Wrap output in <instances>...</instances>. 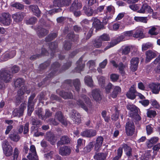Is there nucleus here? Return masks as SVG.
Wrapping results in <instances>:
<instances>
[{
  "label": "nucleus",
  "mask_w": 160,
  "mask_h": 160,
  "mask_svg": "<svg viewBox=\"0 0 160 160\" xmlns=\"http://www.w3.org/2000/svg\"><path fill=\"white\" fill-rule=\"evenodd\" d=\"M133 33L132 30L127 31L124 32L116 40L112 42V43L113 44L112 45H111L110 46H107L105 48L104 50L105 51L108 49L113 47L121 41L128 39L130 37L132 36L133 34Z\"/></svg>",
  "instance_id": "1"
},
{
  "label": "nucleus",
  "mask_w": 160,
  "mask_h": 160,
  "mask_svg": "<svg viewBox=\"0 0 160 160\" xmlns=\"http://www.w3.org/2000/svg\"><path fill=\"white\" fill-rule=\"evenodd\" d=\"M92 106L90 99L87 96L82 95L81 96V108L87 112L92 108Z\"/></svg>",
  "instance_id": "2"
},
{
  "label": "nucleus",
  "mask_w": 160,
  "mask_h": 160,
  "mask_svg": "<svg viewBox=\"0 0 160 160\" xmlns=\"http://www.w3.org/2000/svg\"><path fill=\"white\" fill-rule=\"evenodd\" d=\"M12 77L10 71L5 69L0 70V80H2L5 83H8L11 81Z\"/></svg>",
  "instance_id": "3"
},
{
  "label": "nucleus",
  "mask_w": 160,
  "mask_h": 160,
  "mask_svg": "<svg viewBox=\"0 0 160 160\" xmlns=\"http://www.w3.org/2000/svg\"><path fill=\"white\" fill-rule=\"evenodd\" d=\"M36 94L33 93L28 98V114L30 116L32 112L34 110V105L36 100L33 99L35 97Z\"/></svg>",
  "instance_id": "4"
},
{
  "label": "nucleus",
  "mask_w": 160,
  "mask_h": 160,
  "mask_svg": "<svg viewBox=\"0 0 160 160\" xmlns=\"http://www.w3.org/2000/svg\"><path fill=\"white\" fill-rule=\"evenodd\" d=\"M111 63L115 67H118L119 70L121 74L123 76L125 74V70L128 68V63L127 62L125 63L124 64L122 62H120L118 65H117L115 61L113 60L111 61Z\"/></svg>",
  "instance_id": "5"
},
{
  "label": "nucleus",
  "mask_w": 160,
  "mask_h": 160,
  "mask_svg": "<svg viewBox=\"0 0 160 160\" xmlns=\"http://www.w3.org/2000/svg\"><path fill=\"white\" fill-rule=\"evenodd\" d=\"M2 148L4 153L7 156L11 155L12 152V147L7 140L3 141L2 144Z\"/></svg>",
  "instance_id": "6"
},
{
  "label": "nucleus",
  "mask_w": 160,
  "mask_h": 160,
  "mask_svg": "<svg viewBox=\"0 0 160 160\" xmlns=\"http://www.w3.org/2000/svg\"><path fill=\"white\" fill-rule=\"evenodd\" d=\"M135 127L134 123L132 121H129L126 123L125 127L126 133L127 135L131 136L134 133Z\"/></svg>",
  "instance_id": "7"
},
{
  "label": "nucleus",
  "mask_w": 160,
  "mask_h": 160,
  "mask_svg": "<svg viewBox=\"0 0 160 160\" xmlns=\"http://www.w3.org/2000/svg\"><path fill=\"white\" fill-rule=\"evenodd\" d=\"M11 22V16L9 14L6 13H3L2 14L0 17V22L4 25H8Z\"/></svg>",
  "instance_id": "8"
},
{
  "label": "nucleus",
  "mask_w": 160,
  "mask_h": 160,
  "mask_svg": "<svg viewBox=\"0 0 160 160\" xmlns=\"http://www.w3.org/2000/svg\"><path fill=\"white\" fill-rule=\"evenodd\" d=\"M89 95L97 102L100 101L102 99L101 92L98 89L92 90L91 92L89 94Z\"/></svg>",
  "instance_id": "9"
},
{
  "label": "nucleus",
  "mask_w": 160,
  "mask_h": 160,
  "mask_svg": "<svg viewBox=\"0 0 160 160\" xmlns=\"http://www.w3.org/2000/svg\"><path fill=\"white\" fill-rule=\"evenodd\" d=\"M26 106V104L25 103H22L19 108H17L14 109L12 112V115L14 117L18 116L19 117L22 116Z\"/></svg>",
  "instance_id": "10"
},
{
  "label": "nucleus",
  "mask_w": 160,
  "mask_h": 160,
  "mask_svg": "<svg viewBox=\"0 0 160 160\" xmlns=\"http://www.w3.org/2000/svg\"><path fill=\"white\" fill-rule=\"evenodd\" d=\"M71 0H53V6L58 7L67 6L71 3Z\"/></svg>",
  "instance_id": "11"
},
{
  "label": "nucleus",
  "mask_w": 160,
  "mask_h": 160,
  "mask_svg": "<svg viewBox=\"0 0 160 160\" xmlns=\"http://www.w3.org/2000/svg\"><path fill=\"white\" fill-rule=\"evenodd\" d=\"M60 66V65L58 62L53 63L52 65L51 72L47 75L45 79H49L53 77L56 73Z\"/></svg>",
  "instance_id": "12"
},
{
  "label": "nucleus",
  "mask_w": 160,
  "mask_h": 160,
  "mask_svg": "<svg viewBox=\"0 0 160 160\" xmlns=\"http://www.w3.org/2000/svg\"><path fill=\"white\" fill-rule=\"evenodd\" d=\"M25 15V13L23 12H16L12 15V18L14 22H19L22 21Z\"/></svg>",
  "instance_id": "13"
},
{
  "label": "nucleus",
  "mask_w": 160,
  "mask_h": 160,
  "mask_svg": "<svg viewBox=\"0 0 160 160\" xmlns=\"http://www.w3.org/2000/svg\"><path fill=\"white\" fill-rule=\"evenodd\" d=\"M26 88L24 86H22L18 92V94L16 97V102L18 104H19L21 100L23 99V95L25 92V90Z\"/></svg>",
  "instance_id": "14"
},
{
  "label": "nucleus",
  "mask_w": 160,
  "mask_h": 160,
  "mask_svg": "<svg viewBox=\"0 0 160 160\" xmlns=\"http://www.w3.org/2000/svg\"><path fill=\"white\" fill-rule=\"evenodd\" d=\"M146 58L145 62H148L156 57L157 55V52L155 51L148 50L145 52Z\"/></svg>",
  "instance_id": "15"
},
{
  "label": "nucleus",
  "mask_w": 160,
  "mask_h": 160,
  "mask_svg": "<svg viewBox=\"0 0 160 160\" xmlns=\"http://www.w3.org/2000/svg\"><path fill=\"white\" fill-rule=\"evenodd\" d=\"M54 118L60 122L64 126L67 125V122L64 119V116L61 111L57 112L54 115Z\"/></svg>",
  "instance_id": "16"
},
{
  "label": "nucleus",
  "mask_w": 160,
  "mask_h": 160,
  "mask_svg": "<svg viewBox=\"0 0 160 160\" xmlns=\"http://www.w3.org/2000/svg\"><path fill=\"white\" fill-rule=\"evenodd\" d=\"M136 93H137V91L136 90L134 86L133 85L130 88L128 91L127 92L126 96L128 98L133 100L136 98Z\"/></svg>",
  "instance_id": "17"
},
{
  "label": "nucleus",
  "mask_w": 160,
  "mask_h": 160,
  "mask_svg": "<svg viewBox=\"0 0 160 160\" xmlns=\"http://www.w3.org/2000/svg\"><path fill=\"white\" fill-rule=\"evenodd\" d=\"M138 12L142 13L148 12L151 13H153V10L148 5L144 4L142 5L140 9L138 10Z\"/></svg>",
  "instance_id": "18"
},
{
  "label": "nucleus",
  "mask_w": 160,
  "mask_h": 160,
  "mask_svg": "<svg viewBox=\"0 0 160 160\" xmlns=\"http://www.w3.org/2000/svg\"><path fill=\"white\" fill-rule=\"evenodd\" d=\"M71 149L70 147L63 146L59 149V153L62 156H68L71 153Z\"/></svg>",
  "instance_id": "19"
},
{
  "label": "nucleus",
  "mask_w": 160,
  "mask_h": 160,
  "mask_svg": "<svg viewBox=\"0 0 160 160\" xmlns=\"http://www.w3.org/2000/svg\"><path fill=\"white\" fill-rule=\"evenodd\" d=\"M115 12V8L112 6H109L107 7V11L104 13L105 17L107 19L112 18V15Z\"/></svg>",
  "instance_id": "20"
},
{
  "label": "nucleus",
  "mask_w": 160,
  "mask_h": 160,
  "mask_svg": "<svg viewBox=\"0 0 160 160\" xmlns=\"http://www.w3.org/2000/svg\"><path fill=\"white\" fill-rule=\"evenodd\" d=\"M149 88L153 93L157 94L159 93L160 90V85L152 83L149 85Z\"/></svg>",
  "instance_id": "21"
},
{
  "label": "nucleus",
  "mask_w": 160,
  "mask_h": 160,
  "mask_svg": "<svg viewBox=\"0 0 160 160\" xmlns=\"http://www.w3.org/2000/svg\"><path fill=\"white\" fill-rule=\"evenodd\" d=\"M78 2L77 0H75L71 6L70 8V10L71 11L74 12V14L75 16L78 17L79 16L80 13L79 11H75L78 8L77 4Z\"/></svg>",
  "instance_id": "22"
},
{
  "label": "nucleus",
  "mask_w": 160,
  "mask_h": 160,
  "mask_svg": "<svg viewBox=\"0 0 160 160\" xmlns=\"http://www.w3.org/2000/svg\"><path fill=\"white\" fill-rule=\"evenodd\" d=\"M91 20L93 22L92 25L97 29H101L102 27L101 22L98 18L95 17L92 18Z\"/></svg>",
  "instance_id": "23"
},
{
  "label": "nucleus",
  "mask_w": 160,
  "mask_h": 160,
  "mask_svg": "<svg viewBox=\"0 0 160 160\" xmlns=\"http://www.w3.org/2000/svg\"><path fill=\"white\" fill-rule=\"evenodd\" d=\"M103 141V138L101 136L98 137L96 140V142L95 144L94 149L96 151H98L102 145Z\"/></svg>",
  "instance_id": "24"
},
{
  "label": "nucleus",
  "mask_w": 160,
  "mask_h": 160,
  "mask_svg": "<svg viewBox=\"0 0 160 160\" xmlns=\"http://www.w3.org/2000/svg\"><path fill=\"white\" fill-rule=\"evenodd\" d=\"M83 10L84 12L88 16H95L96 15L95 13H97L96 11H95V10H93L91 8H87L86 6L83 8Z\"/></svg>",
  "instance_id": "25"
},
{
  "label": "nucleus",
  "mask_w": 160,
  "mask_h": 160,
  "mask_svg": "<svg viewBox=\"0 0 160 160\" xmlns=\"http://www.w3.org/2000/svg\"><path fill=\"white\" fill-rule=\"evenodd\" d=\"M48 33V31L46 29L39 27L38 28L37 34L39 38H42L46 35Z\"/></svg>",
  "instance_id": "26"
},
{
  "label": "nucleus",
  "mask_w": 160,
  "mask_h": 160,
  "mask_svg": "<svg viewBox=\"0 0 160 160\" xmlns=\"http://www.w3.org/2000/svg\"><path fill=\"white\" fill-rule=\"evenodd\" d=\"M127 108L131 112L130 116L132 117L133 116L134 114L138 112V108L134 105L128 104L127 105Z\"/></svg>",
  "instance_id": "27"
},
{
  "label": "nucleus",
  "mask_w": 160,
  "mask_h": 160,
  "mask_svg": "<svg viewBox=\"0 0 160 160\" xmlns=\"http://www.w3.org/2000/svg\"><path fill=\"white\" fill-rule=\"evenodd\" d=\"M29 8L35 15L38 17L40 16L41 12L37 5H31L29 6Z\"/></svg>",
  "instance_id": "28"
},
{
  "label": "nucleus",
  "mask_w": 160,
  "mask_h": 160,
  "mask_svg": "<svg viewBox=\"0 0 160 160\" xmlns=\"http://www.w3.org/2000/svg\"><path fill=\"white\" fill-rule=\"evenodd\" d=\"M70 142V139L66 136H64L62 137L60 140L57 143V145L59 146L62 144H68Z\"/></svg>",
  "instance_id": "29"
},
{
  "label": "nucleus",
  "mask_w": 160,
  "mask_h": 160,
  "mask_svg": "<svg viewBox=\"0 0 160 160\" xmlns=\"http://www.w3.org/2000/svg\"><path fill=\"white\" fill-rule=\"evenodd\" d=\"M107 156V155L106 153L99 152L95 154L94 158L96 160H105Z\"/></svg>",
  "instance_id": "30"
},
{
  "label": "nucleus",
  "mask_w": 160,
  "mask_h": 160,
  "mask_svg": "<svg viewBox=\"0 0 160 160\" xmlns=\"http://www.w3.org/2000/svg\"><path fill=\"white\" fill-rule=\"evenodd\" d=\"M46 138L47 140L49 141L52 145L54 144L57 141V139L55 135L51 133H48L47 134Z\"/></svg>",
  "instance_id": "31"
},
{
  "label": "nucleus",
  "mask_w": 160,
  "mask_h": 160,
  "mask_svg": "<svg viewBox=\"0 0 160 160\" xmlns=\"http://www.w3.org/2000/svg\"><path fill=\"white\" fill-rule=\"evenodd\" d=\"M9 137L12 141L14 142H18L21 138L20 136L17 132L10 133L9 135Z\"/></svg>",
  "instance_id": "32"
},
{
  "label": "nucleus",
  "mask_w": 160,
  "mask_h": 160,
  "mask_svg": "<svg viewBox=\"0 0 160 160\" xmlns=\"http://www.w3.org/2000/svg\"><path fill=\"white\" fill-rule=\"evenodd\" d=\"M143 30L141 27L137 28L135 32L133 35V36L136 38L142 37L143 35Z\"/></svg>",
  "instance_id": "33"
},
{
  "label": "nucleus",
  "mask_w": 160,
  "mask_h": 160,
  "mask_svg": "<svg viewBox=\"0 0 160 160\" xmlns=\"http://www.w3.org/2000/svg\"><path fill=\"white\" fill-rule=\"evenodd\" d=\"M24 81L22 78H18L14 81V85L16 88H19L24 84Z\"/></svg>",
  "instance_id": "34"
},
{
  "label": "nucleus",
  "mask_w": 160,
  "mask_h": 160,
  "mask_svg": "<svg viewBox=\"0 0 160 160\" xmlns=\"http://www.w3.org/2000/svg\"><path fill=\"white\" fill-rule=\"evenodd\" d=\"M158 140V138L157 137H153L151 138L146 142L147 147L148 148H151L153 144L156 143Z\"/></svg>",
  "instance_id": "35"
},
{
  "label": "nucleus",
  "mask_w": 160,
  "mask_h": 160,
  "mask_svg": "<svg viewBox=\"0 0 160 160\" xmlns=\"http://www.w3.org/2000/svg\"><path fill=\"white\" fill-rule=\"evenodd\" d=\"M85 83L89 87H93L94 86L93 81L92 78L90 76H87L84 78Z\"/></svg>",
  "instance_id": "36"
},
{
  "label": "nucleus",
  "mask_w": 160,
  "mask_h": 160,
  "mask_svg": "<svg viewBox=\"0 0 160 160\" xmlns=\"http://www.w3.org/2000/svg\"><path fill=\"white\" fill-rule=\"evenodd\" d=\"M87 66L90 70L92 71L93 72L96 71V70L94 69V68L96 66L95 61L91 60L88 61L87 63Z\"/></svg>",
  "instance_id": "37"
},
{
  "label": "nucleus",
  "mask_w": 160,
  "mask_h": 160,
  "mask_svg": "<svg viewBox=\"0 0 160 160\" xmlns=\"http://www.w3.org/2000/svg\"><path fill=\"white\" fill-rule=\"evenodd\" d=\"M60 95L63 98L66 99H71L72 98V96L71 93L65 92L62 91L60 92Z\"/></svg>",
  "instance_id": "38"
},
{
  "label": "nucleus",
  "mask_w": 160,
  "mask_h": 160,
  "mask_svg": "<svg viewBox=\"0 0 160 160\" xmlns=\"http://www.w3.org/2000/svg\"><path fill=\"white\" fill-rule=\"evenodd\" d=\"M147 115L148 117L153 118L156 117L157 115L156 111L155 110L148 109L147 110Z\"/></svg>",
  "instance_id": "39"
},
{
  "label": "nucleus",
  "mask_w": 160,
  "mask_h": 160,
  "mask_svg": "<svg viewBox=\"0 0 160 160\" xmlns=\"http://www.w3.org/2000/svg\"><path fill=\"white\" fill-rule=\"evenodd\" d=\"M132 48V46H127L123 47L122 48V53L124 55L128 54Z\"/></svg>",
  "instance_id": "40"
},
{
  "label": "nucleus",
  "mask_w": 160,
  "mask_h": 160,
  "mask_svg": "<svg viewBox=\"0 0 160 160\" xmlns=\"http://www.w3.org/2000/svg\"><path fill=\"white\" fill-rule=\"evenodd\" d=\"M134 20L138 22L147 23L148 21L147 17H134Z\"/></svg>",
  "instance_id": "41"
},
{
  "label": "nucleus",
  "mask_w": 160,
  "mask_h": 160,
  "mask_svg": "<svg viewBox=\"0 0 160 160\" xmlns=\"http://www.w3.org/2000/svg\"><path fill=\"white\" fill-rule=\"evenodd\" d=\"M120 24L118 23H116L113 24H109L108 27L109 29L111 30L117 31L119 28Z\"/></svg>",
  "instance_id": "42"
},
{
  "label": "nucleus",
  "mask_w": 160,
  "mask_h": 160,
  "mask_svg": "<svg viewBox=\"0 0 160 160\" xmlns=\"http://www.w3.org/2000/svg\"><path fill=\"white\" fill-rule=\"evenodd\" d=\"M11 58L10 56V53L8 52H7L3 54L1 57V60L2 61H6Z\"/></svg>",
  "instance_id": "43"
},
{
  "label": "nucleus",
  "mask_w": 160,
  "mask_h": 160,
  "mask_svg": "<svg viewBox=\"0 0 160 160\" xmlns=\"http://www.w3.org/2000/svg\"><path fill=\"white\" fill-rule=\"evenodd\" d=\"M58 35L56 33H53L50 34L45 38V40L46 42H49L56 38Z\"/></svg>",
  "instance_id": "44"
},
{
  "label": "nucleus",
  "mask_w": 160,
  "mask_h": 160,
  "mask_svg": "<svg viewBox=\"0 0 160 160\" xmlns=\"http://www.w3.org/2000/svg\"><path fill=\"white\" fill-rule=\"evenodd\" d=\"M151 105L154 108L160 109V105L157 101L154 99H152L150 101Z\"/></svg>",
  "instance_id": "45"
},
{
  "label": "nucleus",
  "mask_w": 160,
  "mask_h": 160,
  "mask_svg": "<svg viewBox=\"0 0 160 160\" xmlns=\"http://www.w3.org/2000/svg\"><path fill=\"white\" fill-rule=\"evenodd\" d=\"M54 154V152L51 151L44 154V157L47 160L51 159L52 158Z\"/></svg>",
  "instance_id": "46"
},
{
  "label": "nucleus",
  "mask_w": 160,
  "mask_h": 160,
  "mask_svg": "<svg viewBox=\"0 0 160 160\" xmlns=\"http://www.w3.org/2000/svg\"><path fill=\"white\" fill-rule=\"evenodd\" d=\"M148 33L151 35H156L158 32L157 31V28L155 26L152 27L148 31Z\"/></svg>",
  "instance_id": "47"
},
{
  "label": "nucleus",
  "mask_w": 160,
  "mask_h": 160,
  "mask_svg": "<svg viewBox=\"0 0 160 160\" xmlns=\"http://www.w3.org/2000/svg\"><path fill=\"white\" fill-rule=\"evenodd\" d=\"M93 44L95 47L99 48L102 46V42L98 38V39H96L94 40L93 42Z\"/></svg>",
  "instance_id": "48"
},
{
  "label": "nucleus",
  "mask_w": 160,
  "mask_h": 160,
  "mask_svg": "<svg viewBox=\"0 0 160 160\" xmlns=\"http://www.w3.org/2000/svg\"><path fill=\"white\" fill-rule=\"evenodd\" d=\"M42 109L41 108H38L37 110L35 111V114L37 115L38 117L41 119H43L44 118V116L42 115Z\"/></svg>",
  "instance_id": "49"
},
{
  "label": "nucleus",
  "mask_w": 160,
  "mask_h": 160,
  "mask_svg": "<svg viewBox=\"0 0 160 160\" xmlns=\"http://www.w3.org/2000/svg\"><path fill=\"white\" fill-rule=\"evenodd\" d=\"M99 38L101 41H108L110 39V38L109 35L105 34H103L102 35L100 36L99 37Z\"/></svg>",
  "instance_id": "50"
},
{
  "label": "nucleus",
  "mask_w": 160,
  "mask_h": 160,
  "mask_svg": "<svg viewBox=\"0 0 160 160\" xmlns=\"http://www.w3.org/2000/svg\"><path fill=\"white\" fill-rule=\"evenodd\" d=\"M11 6L12 7L15 8L16 9L20 10L24 8V6L22 4L19 2H16L12 4Z\"/></svg>",
  "instance_id": "51"
},
{
  "label": "nucleus",
  "mask_w": 160,
  "mask_h": 160,
  "mask_svg": "<svg viewBox=\"0 0 160 160\" xmlns=\"http://www.w3.org/2000/svg\"><path fill=\"white\" fill-rule=\"evenodd\" d=\"M152 46V44L149 42L143 43L142 45V51H145L150 48Z\"/></svg>",
  "instance_id": "52"
},
{
  "label": "nucleus",
  "mask_w": 160,
  "mask_h": 160,
  "mask_svg": "<svg viewBox=\"0 0 160 160\" xmlns=\"http://www.w3.org/2000/svg\"><path fill=\"white\" fill-rule=\"evenodd\" d=\"M37 22V18L35 17H32L26 21L27 24H33Z\"/></svg>",
  "instance_id": "53"
},
{
  "label": "nucleus",
  "mask_w": 160,
  "mask_h": 160,
  "mask_svg": "<svg viewBox=\"0 0 160 160\" xmlns=\"http://www.w3.org/2000/svg\"><path fill=\"white\" fill-rule=\"evenodd\" d=\"M71 47V43L69 41H65L63 45V48L67 50H69Z\"/></svg>",
  "instance_id": "54"
},
{
  "label": "nucleus",
  "mask_w": 160,
  "mask_h": 160,
  "mask_svg": "<svg viewBox=\"0 0 160 160\" xmlns=\"http://www.w3.org/2000/svg\"><path fill=\"white\" fill-rule=\"evenodd\" d=\"M27 157L29 160H38L37 155H32L31 153H29Z\"/></svg>",
  "instance_id": "55"
},
{
  "label": "nucleus",
  "mask_w": 160,
  "mask_h": 160,
  "mask_svg": "<svg viewBox=\"0 0 160 160\" xmlns=\"http://www.w3.org/2000/svg\"><path fill=\"white\" fill-rule=\"evenodd\" d=\"M98 83L100 86L103 88L105 84V78L103 77H101L98 79Z\"/></svg>",
  "instance_id": "56"
},
{
  "label": "nucleus",
  "mask_w": 160,
  "mask_h": 160,
  "mask_svg": "<svg viewBox=\"0 0 160 160\" xmlns=\"http://www.w3.org/2000/svg\"><path fill=\"white\" fill-rule=\"evenodd\" d=\"M73 85L77 91L79 90V81L78 79H75L73 81Z\"/></svg>",
  "instance_id": "57"
},
{
  "label": "nucleus",
  "mask_w": 160,
  "mask_h": 160,
  "mask_svg": "<svg viewBox=\"0 0 160 160\" xmlns=\"http://www.w3.org/2000/svg\"><path fill=\"white\" fill-rule=\"evenodd\" d=\"M56 119L51 118L49 119L48 122L51 125H57L58 124V122L56 120Z\"/></svg>",
  "instance_id": "58"
},
{
  "label": "nucleus",
  "mask_w": 160,
  "mask_h": 160,
  "mask_svg": "<svg viewBox=\"0 0 160 160\" xmlns=\"http://www.w3.org/2000/svg\"><path fill=\"white\" fill-rule=\"evenodd\" d=\"M31 123L32 124L34 125L41 124V121L33 118L31 120Z\"/></svg>",
  "instance_id": "59"
},
{
  "label": "nucleus",
  "mask_w": 160,
  "mask_h": 160,
  "mask_svg": "<svg viewBox=\"0 0 160 160\" xmlns=\"http://www.w3.org/2000/svg\"><path fill=\"white\" fill-rule=\"evenodd\" d=\"M119 75L115 74H112L110 75V79L113 82L117 81L119 78Z\"/></svg>",
  "instance_id": "60"
},
{
  "label": "nucleus",
  "mask_w": 160,
  "mask_h": 160,
  "mask_svg": "<svg viewBox=\"0 0 160 160\" xmlns=\"http://www.w3.org/2000/svg\"><path fill=\"white\" fill-rule=\"evenodd\" d=\"M57 43L56 42H52L49 45V48L51 50H54L57 47Z\"/></svg>",
  "instance_id": "61"
},
{
  "label": "nucleus",
  "mask_w": 160,
  "mask_h": 160,
  "mask_svg": "<svg viewBox=\"0 0 160 160\" xmlns=\"http://www.w3.org/2000/svg\"><path fill=\"white\" fill-rule=\"evenodd\" d=\"M20 70L19 67L16 65H14L11 68V70L12 73H16L18 72Z\"/></svg>",
  "instance_id": "62"
},
{
  "label": "nucleus",
  "mask_w": 160,
  "mask_h": 160,
  "mask_svg": "<svg viewBox=\"0 0 160 160\" xmlns=\"http://www.w3.org/2000/svg\"><path fill=\"white\" fill-rule=\"evenodd\" d=\"M139 62V59L138 58H132L130 61V63H132L133 64L138 65Z\"/></svg>",
  "instance_id": "63"
},
{
  "label": "nucleus",
  "mask_w": 160,
  "mask_h": 160,
  "mask_svg": "<svg viewBox=\"0 0 160 160\" xmlns=\"http://www.w3.org/2000/svg\"><path fill=\"white\" fill-rule=\"evenodd\" d=\"M139 102L145 107L148 106L149 104V101L147 99L140 101Z\"/></svg>",
  "instance_id": "64"
}]
</instances>
